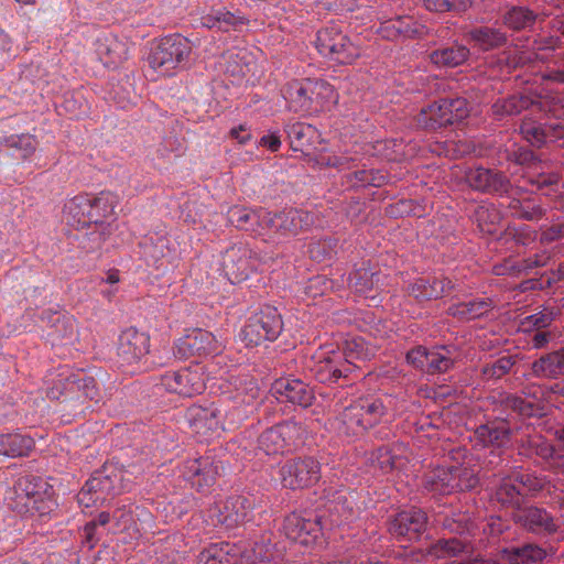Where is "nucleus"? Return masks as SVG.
<instances>
[{
	"mask_svg": "<svg viewBox=\"0 0 564 564\" xmlns=\"http://www.w3.org/2000/svg\"><path fill=\"white\" fill-rule=\"evenodd\" d=\"M228 220L237 228L251 231L254 229L259 221L258 210H252L242 206H234L228 210Z\"/></svg>",
	"mask_w": 564,
	"mask_h": 564,
	"instance_id": "obj_46",
	"label": "nucleus"
},
{
	"mask_svg": "<svg viewBox=\"0 0 564 564\" xmlns=\"http://www.w3.org/2000/svg\"><path fill=\"white\" fill-rule=\"evenodd\" d=\"M340 351L343 354L344 362L349 365L350 371L354 367H358L355 365L356 361L370 359L376 352L375 347L367 344L362 337H351L346 339Z\"/></svg>",
	"mask_w": 564,
	"mask_h": 564,
	"instance_id": "obj_38",
	"label": "nucleus"
},
{
	"mask_svg": "<svg viewBox=\"0 0 564 564\" xmlns=\"http://www.w3.org/2000/svg\"><path fill=\"white\" fill-rule=\"evenodd\" d=\"M468 53L465 46H455L434 51L430 57L435 65L455 67L467 59Z\"/></svg>",
	"mask_w": 564,
	"mask_h": 564,
	"instance_id": "obj_44",
	"label": "nucleus"
},
{
	"mask_svg": "<svg viewBox=\"0 0 564 564\" xmlns=\"http://www.w3.org/2000/svg\"><path fill=\"white\" fill-rule=\"evenodd\" d=\"M315 165L319 169L334 167L338 170L346 169L349 163V158L344 154H336L329 151H323L314 160Z\"/></svg>",
	"mask_w": 564,
	"mask_h": 564,
	"instance_id": "obj_56",
	"label": "nucleus"
},
{
	"mask_svg": "<svg viewBox=\"0 0 564 564\" xmlns=\"http://www.w3.org/2000/svg\"><path fill=\"white\" fill-rule=\"evenodd\" d=\"M533 101L525 96H512L507 99H501L492 105V112L496 118L501 119L506 116H512L521 112L523 109L529 108Z\"/></svg>",
	"mask_w": 564,
	"mask_h": 564,
	"instance_id": "obj_45",
	"label": "nucleus"
},
{
	"mask_svg": "<svg viewBox=\"0 0 564 564\" xmlns=\"http://www.w3.org/2000/svg\"><path fill=\"white\" fill-rule=\"evenodd\" d=\"M90 485L93 488L100 489L109 499L110 497L131 490L133 479L131 473L122 468L107 467L102 471H97L91 476Z\"/></svg>",
	"mask_w": 564,
	"mask_h": 564,
	"instance_id": "obj_20",
	"label": "nucleus"
},
{
	"mask_svg": "<svg viewBox=\"0 0 564 564\" xmlns=\"http://www.w3.org/2000/svg\"><path fill=\"white\" fill-rule=\"evenodd\" d=\"M63 218L72 227L84 228L91 223L89 194H78L68 199L63 208Z\"/></svg>",
	"mask_w": 564,
	"mask_h": 564,
	"instance_id": "obj_29",
	"label": "nucleus"
},
{
	"mask_svg": "<svg viewBox=\"0 0 564 564\" xmlns=\"http://www.w3.org/2000/svg\"><path fill=\"white\" fill-rule=\"evenodd\" d=\"M78 503L84 508H90L99 503H104L108 498L100 489L93 488L90 479H88L85 486L77 495Z\"/></svg>",
	"mask_w": 564,
	"mask_h": 564,
	"instance_id": "obj_55",
	"label": "nucleus"
},
{
	"mask_svg": "<svg viewBox=\"0 0 564 564\" xmlns=\"http://www.w3.org/2000/svg\"><path fill=\"white\" fill-rule=\"evenodd\" d=\"M187 420L193 431L202 436H210L221 427L219 411L214 406H192Z\"/></svg>",
	"mask_w": 564,
	"mask_h": 564,
	"instance_id": "obj_28",
	"label": "nucleus"
},
{
	"mask_svg": "<svg viewBox=\"0 0 564 564\" xmlns=\"http://www.w3.org/2000/svg\"><path fill=\"white\" fill-rule=\"evenodd\" d=\"M476 220L482 231L494 232L495 225L501 219L499 210L494 204L484 203L475 210Z\"/></svg>",
	"mask_w": 564,
	"mask_h": 564,
	"instance_id": "obj_51",
	"label": "nucleus"
},
{
	"mask_svg": "<svg viewBox=\"0 0 564 564\" xmlns=\"http://www.w3.org/2000/svg\"><path fill=\"white\" fill-rule=\"evenodd\" d=\"M521 133L523 137L535 147H540L549 141L546 130L541 126L530 120H524L521 124Z\"/></svg>",
	"mask_w": 564,
	"mask_h": 564,
	"instance_id": "obj_54",
	"label": "nucleus"
},
{
	"mask_svg": "<svg viewBox=\"0 0 564 564\" xmlns=\"http://www.w3.org/2000/svg\"><path fill=\"white\" fill-rule=\"evenodd\" d=\"M307 367L321 382H335L350 372L349 365L344 362L343 354L335 344L318 347L312 354Z\"/></svg>",
	"mask_w": 564,
	"mask_h": 564,
	"instance_id": "obj_8",
	"label": "nucleus"
},
{
	"mask_svg": "<svg viewBox=\"0 0 564 564\" xmlns=\"http://www.w3.org/2000/svg\"><path fill=\"white\" fill-rule=\"evenodd\" d=\"M466 181L470 187L482 192L507 193L509 188V181L505 175L482 167L469 170Z\"/></svg>",
	"mask_w": 564,
	"mask_h": 564,
	"instance_id": "obj_27",
	"label": "nucleus"
},
{
	"mask_svg": "<svg viewBox=\"0 0 564 564\" xmlns=\"http://www.w3.org/2000/svg\"><path fill=\"white\" fill-rule=\"evenodd\" d=\"M251 508L252 503L249 498L232 496L226 500L218 501L210 509V518L215 519L217 524L234 528L248 518Z\"/></svg>",
	"mask_w": 564,
	"mask_h": 564,
	"instance_id": "obj_16",
	"label": "nucleus"
},
{
	"mask_svg": "<svg viewBox=\"0 0 564 564\" xmlns=\"http://www.w3.org/2000/svg\"><path fill=\"white\" fill-rule=\"evenodd\" d=\"M283 329L280 313L273 306H264L250 316L240 332V339L248 347L275 340Z\"/></svg>",
	"mask_w": 564,
	"mask_h": 564,
	"instance_id": "obj_4",
	"label": "nucleus"
},
{
	"mask_svg": "<svg viewBox=\"0 0 564 564\" xmlns=\"http://www.w3.org/2000/svg\"><path fill=\"white\" fill-rule=\"evenodd\" d=\"M96 53L106 67H117L128 58L129 47L124 41L107 34L97 40Z\"/></svg>",
	"mask_w": 564,
	"mask_h": 564,
	"instance_id": "obj_26",
	"label": "nucleus"
},
{
	"mask_svg": "<svg viewBox=\"0 0 564 564\" xmlns=\"http://www.w3.org/2000/svg\"><path fill=\"white\" fill-rule=\"evenodd\" d=\"M258 219L259 221H257L258 225L254 229L256 235L281 234L279 229L280 213L272 214L268 210L259 209Z\"/></svg>",
	"mask_w": 564,
	"mask_h": 564,
	"instance_id": "obj_53",
	"label": "nucleus"
},
{
	"mask_svg": "<svg viewBox=\"0 0 564 564\" xmlns=\"http://www.w3.org/2000/svg\"><path fill=\"white\" fill-rule=\"evenodd\" d=\"M426 514L416 508L399 512L390 522L389 531L397 538L416 539L426 527Z\"/></svg>",
	"mask_w": 564,
	"mask_h": 564,
	"instance_id": "obj_22",
	"label": "nucleus"
},
{
	"mask_svg": "<svg viewBox=\"0 0 564 564\" xmlns=\"http://www.w3.org/2000/svg\"><path fill=\"white\" fill-rule=\"evenodd\" d=\"M194 44L181 34H171L155 42L148 56L149 67L156 76L175 75L189 61Z\"/></svg>",
	"mask_w": 564,
	"mask_h": 564,
	"instance_id": "obj_2",
	"label": "nucleus"
},
{
	"mask_svg": "<svg viewBox=\"0 0 564 564\" xmlns=\"http://www.w3.org/2000/svg\"><path fill=\"white\" fill-rule=\"evenodd\" d=\"M542 488V484L536 478L522 471H517L501 480L495 492V498L502 505H519L520 497L524 490L535 491Z\"/></svg>",
	"mask_w": 564,
	"mask_h": 564,
	"instance_id": "obj_17",
	"label": "nucleus"
},
{
	"mask_svg": "<svg viewBox=\"0 0 564 564\" xmlns=\"http://www.w3.org/2000/svg\"><path fill=\"white\" fill-rule=\"evenodd\" d=\"M469 36L481 50H490L505 42V35L489 28H479L470 31Z\"/></svg>",
	"mask_w": 564,
	"mask_h": 564,
	"instance_id": "obj_49",
	"label": "nucleus"
},
{
	"mask_svg": "<svg viewBox=\"0 0 564 564\" xmlns=\"http://www.w3.org/2000/svg\"><path fill=\"white\" fill-rule=\"evenodd\" d=\"M217 30L228 32L246 24V19L226 9H217Z\"/></svg>",
	"mask_w": 564,
	"mask_h": 564,
	"instance_id": "obj_60",
	"label": "nucleus"
},
{
	"mask_svg": "<svg viewBox=\"0 0 564 564\" xmlns=\"http://www.w3.org/2000/svg\"><path fill=\"white\" fill-rule=\"evenodd\" d=\"M256 261L252 251L247 246H232L223 257V270L231 283L246 281L254 270Z\"/></svg>",
	"mask_w": 564,
	"mask_h": 564,
	"instance_id": "obj_15",
	"label": "nucleus"
},
{
	"mask_svg": "<svg viewBox=\"0 0 564 564\" xmlns=\"http://www.w3.org/2000/svg\"><path fill=\"white\" fill-rule=\"evenodd\" d=\"M534 14L522 7L510 9L505 15V24L513 30H522L529 28L534 22Z\"/></svg>",
	"mask_w": 564,
	"mask_h": 564,
	"instance_id": "obj_52",
	"label": "nucleus"
},
{
	"mask_svg": "<svg viewBox=\"0 0 564 564\" xmlns=\"http://www.w3.org/2000/svg\"><path fill=\"white\" fill-rule=\"evenodd\" d=\"M492 308V303L488 299H477L468 302L458 303L448 308L449 314L460 319L479 318Z\"/></svg>",
	"mask_w": 564,
	"mask_h": 564,
	"instance_id": "obj_42",
	"label": "nucleus"
},
{
	"mask_svg": "<svg viewBox=\"0 0 564 564\" xmlns=\"http://www.w3.org/2000/svg\"><path fill=\"white\" fill-rule=\"evenodd\" d=\"M417 122L422 127L435 130L446 124H451V119L447 117L445 99L430 105L427 108L422 109L417 117Z\"/></svg>",
	"mask_w": 564,
	"mask_h": 564,
	"instance_id": "obj_40",
	"label": "nucleus"
},
{
	"mask_svg": "<svg viewBox=\"0 0 564 564\" xmlns=\"http://www.w3.org/2000/svg\"><path fill=\"white\" fill-rule=\"evenodd\" d=\"M303 427L293 421H286L264 431L258 441V447L265 455L288 452L303 435Z\"/></svg>",
	"mask_w": 564,
	"mask_h": 564,
	"instance_id": "obj_11",
	"label": "nucleus"
},
{
	"mask_svg": "<svg viewBox=\"0 0 564 564\" xmlns=\"http://www.w3.org/2000/svg\"><path fill=\"white\" fill-rule=\"evenodd\" d=\"M511 214L518 218L532 220L541 215V209L531 200L514 199L509 205Z\"/></svg>",
	"mask_w": 564,
	"mask_h": 564,
	"instance_id": "obj_59",
	"label": "nucleus"
},
{
	"mask_svg": "<svg viewBox=\"0 0 564 564\" xmlns=\"http://www.w3.org/2000/svg\"><path fill=\"white\" fill-rule=\"evenodd\" d=\"M224 343L212 332L202 328L187 329L177 338L173 346L174 356L178 359L207 358L219 355Z\"/></svg>",
	"mask_w": 564,
	"mask_h": 564,
	"instance_id": "obj_7",
	"label": "nucleus"
},
{
	"mask_svg": "<svg viewBox=\"0 0 564 564\" xmlns=\"http://www.w3.org/2000/svg\"><path fill=\"white\" fill-rule=\"evenodd\" d=\"M430 11L446 12L451 10H465L470 6L471 0H423Z\"/></svg>",
	"mask_w": 564,
	"mask_h": 564,
	"instance_id": "obj_61",
	"label": "nucleus"
},
{
	"mask_svg": "<svg viewBox=\"0 0 564 564\" xmlns=\"http://www.w3.org/2000/svg\"><path fill=\"white\" fill-rule=\"evenodd\" d=\"M237 546L239 547L240 564H281L282 562L290 560L284 552L285 546L272 544L271 533L261 535L252 543L240 542Z\"/></svg>",
	"mask_w": 564,
	"mask_h": 564,
	"instance_id": "obj_12",
	"label": "nucleus"
},
{
	"mask_svg": "<svg viewBox=\"0 0 564 564\" xmlns=\"http://www.w3.org/2000/svg\"><path fill=\"white\" fill-rule=\"evenodd\" d=\"M17 508L21 512L45 516L53 510L52 491L46 481L37 476H22L14 485Z\"/></svg>",
	"mask_w": 564,
	"mask_h": 564,
	"instance_id": "obj_3",
	"label": "nucleus"
},
{
	"mask_svg": "<svg viewBox=\"0 0 564 564\" xmlns=\"http://www.w3.org/2000/svg\"><path fill=\"white\" fill-rule=\"evenodd\" d=\"M464 545L457 539H451L447 541H438L435 545L432 546L430 551V555L443 558L447 556H454L463 552Z\"/></svg>",
	"mask_w": 564,
	"mask_h": 564,
	"instance_id": "obj_57",
	"label": "nucleus"
},
{
	"mask_svg": "<svg viewBox=\"0 0 564 564\" xmlns=\"http://www.w3.org/2000/svg\"><path fill=\"white\" fill-rule=\"evenodd\" d=\"M63 369L67 368L62 367L56 375H51L46 380V395L48 399L58 400L64 395L70 399L72 390L67 386V382H58V378Z\"/></svg>",
	"mask_w": 564,
	"mask_h": 564,
	"instance_id": "obj_58",
	"label": "nucleus"
},
{
	"mask_svg": "<svg viewBox=\"0 0 564 564\" xmlns=\"http://www.w3.org/2000/svg\"><path fill=\"white\" fill-rule=\"evenodd\" d=\"M116 532H127L131 540H138L153 528L152 514L140 507L120 508L113 511Z\"/></svg>",
	"mask_w": 564,
	"mask_h": 564,
	"instance_id": "obj_13",
	"label": "nucleus"
},
{
	"mask_svg": "<svg viewBox=\"0 0 564 564\" xmlns=\"http://www.w3.org/2000/svg\"><path fill=\"white\" fill-rule=\"evenodd\" d=\"M315 45L319 54L340 64H352L361 55V47L357 41L336 26L319 30Z\"/></svg>",
	"mask_w": 564,
	"mask_h": 564,
	"instance_id": "obj_5",
	"label": "nucleus"
},
{
	"mask_svg": "<svg viewBox=\"0 0 564 564\" xmlns=\"http://www.w3.org/2000/svg\"><path fill=\"white\" fill-rule=\"evenodd\" d=\"M532 371L539 377L556 378L564 373V350L541 357L532 365Z\"/></svg>",
	"mask_w": 564,
	"mask_h": 564,
	"instance_id": "obj_41",
	"label": "nucleus"
},
{
	"mask_svg": "<svg viewBox=\"0 0 564 564\" xmlns=\"http://www.w3.org/2000/svg\"><path fill=\"white\" fill-rule=\"evenodd\" d=\"M58 382H67L72 390L70 401L84 404L86 401L99 402L100 395L96 381L91 377L74 375L69 369H63Z\"/></svg>",
	"mask_w": 564,
	"mask_h": 564,
	"instance_id": "obj_24",
	"label": "nucleus"
},
{
	"mask_svg": "<svg viewBox=\"0 0 564 564\" xmlns=\"http://www.w3.org/2000/svg\"><path fill=\"white\" fill-rule=\"evenodd\" d=\"M545 551L534 544H525L521 547L505 549L498 560L476 558L470 564H531L542 561Z\"/></svg>",
	"mask_w": 564,
	"mask_h": 564,
	"instance_id": "obj_23",
	"label": "nucleus"
},
{
	"mask_svg": "<svg viewBox=\"0 0 564 564\" xmlns=\"http://www.w3.org/2000/svg\"><path fill=\"white\" fill-rule=\"evenodd\" d=\"M356 403L368 429L378 424L389 412H391L392 416H395L403 411L402 406H398L397 400L391 397H386L384 399H360Z\"/></svg>",
	"mask_w": 564,
	"mask_h": 564,
	"instance_id": "obj_25",
	"label": "nucleus"
},
{
	"mask_svg": "<svg viewBox=\"0 0 564 564\" xmlns=\"http://www.w3.org/2000/svg\"><path fill=\"white\" fill-rule=\"evenodd\" d=\"M34 447L33 438L17 433L0 434V455L23 457Z\"/></svg>",
	"mask_w": 564,
	"mask_h": 564,
	"instance_id": "obj_37",
	"label": "nucleus"
},
{
	"mask_svg": "<svg viewBox=\"0 0 564 564\" xmlns=\"http://www.w3.org/2000/svg\"><path fill=\"white\" fill-rule=\"evenodd\" d=\"M449 281L436 278H419L408 288V293L419 301L436 300L449 289Z\"/></svg>",
	"mask_w": 564,
	"mask_h": 564,
	"instance_id": "obj_33",
	"label": "nucleus"
},
{
	"mask_svg": "<svg viewBox=\"0 0 564 564\" xmlns=\"http://www.w3.org/2000/svg\"><path fill=\"white\" fill-rule=\"evenodd\" d=\"M206 376L199 365L185 367L178 370L166 371L161 376V386L170 393L191 398L205 390Z\"/></svg>",
	"mask_w": 564,
	"mask_h": 564,
	"instance_id": "obj_9",
	"label": "nucleus"
},
{
	"mask_svg": "<svg viewBox=\"0 0 564 564\" xmlns=\"http://www.w3.org/2000/svg\"><path fill=\"white\" fill-rule=\"evenodd\" d=\"M376 282H378L377 274L366 267L351 272L348 279L349 286L360 294H366L372 290Z\"/></svg>",
	"mask_w": 564,
	"mask_h": 564,
	"instance_id": "obj_50",
	"label": "nucleus"
},
{
	"mask_svg": "<svg viewBox=\"0 0 564 564\" xmlns=\"http://www.w3.org/2000/svg\"><path fill=\"white\" fill-rule=\"evenodd\" d=\"M90 218L93 224H101L115 214L119 197L112 192L102 191L96 195L89 194Z\"/></svg>",
	"mask_w": 564,
	"mask_h": 564,
	"instance_id": "obj_35",
	"label": "nucleus"
},
{
	"mask_svg": "<svg viewBox=\"0 0 564 564\" xmlns=\"http://www.w3.org/2000/svg\"><path fill=\"white\" fill-rule=\"evenodd\" d=\"M150 352V336L135 327L124 329L119 337L118 356L126 365H137Z\"/></svg>",
	"mask_w": 564,
	"mask_h": 564,
	"instance_id": "obj_18",
	"label": "nucleus"
},
{
	"mask_svg": "<svg viewBox=\"0 0 564 564\" xmlns=\"http://www.w3.org/2000/svg\"><path fill=\"white\" fill-rule=\"evenodd\" d=\"M478 485L477 470L451 465L441 466L425 476V487L440 495H448L457 490H470Z\"/></svg>",
	"mask_w": 564,
	"mask_h": 564,
	"instance_id": "obj_6",
	"label": "nucleus"
},
{
	"mask_svg": "<svg viewBox=\"0 0 564 564\" xmlns=\"http://www.w3.org/2000/svg\"><path fill=\"white\" fill-rule=\"evenodd\" d=\"M219 463L210 456L193 458L184 462L181 474L197 490L210 488L220 474Z\"/></svg>",
	"mask_w": 564,
	"mask_h": 564,
	"instance_id": "obj_14",
	"label": "nucleus"
},
{
	"mask_svg": "<svg viewBox=\"0 0 564 564\" xmlns=\"http://www.w3.org/2000/svg\"><path fill=\"white\" fill-rule=\"evenodd\" d=\"M358 513L354 495L339 496L329 507L330 523L341 525L352 521Z\"/></svg>",
	"mask_w": 564,
	"mask_h": 564,
	"instance_id": "obj_39",
	"label": "nucleus"
},
{
	"mask_svg": "<svg viewBox=\"0 0 564 564\" xmlns=\"http://www.w3.org/2000/svg\"><path fill=\"white\" fill-rule=\"evenodd\" d=\"M395 22H401L400 35L401 37H416L422 36L426 32L425 25L414 20L412 17H398Z\"/></svg>",
	"mask_w": 564,
	"mask_h": 564,
	"instance_id": "obj_63",
	"label": "nucleus"
},
{
	"mask_svg": "<svg viewBox=\"0 0 564 564\" xmlns=\"http://www.w3.org/2000/svg\"><path fill=\"white\" fill-rule=\"evenodd\" d=\"M283 529L286 539L292 543L308 546L316 542L322 525L316 517L306 518L299 513H292L285 518Z\"/></svg>",
	"mask_w": 564,
	"mask_h": 564,
	"instance_id": "obj_19",
	"label": "nucleus"
},
{
	"mask_svg": "<svg viewBox=\"0 0 564 564\" xmlns=\"http://www.w3.org/2000/svg\"><path fill=\"white\" fill-rule=\"evenodd\" d=\"M514 518L533 532H553L556 530L553 518L546 511L535 507L518 511Z\"/></svg>",
	"mask_w": 564,
	"mask_h": 564,
	"instance_id": "obj_34",
	"label": "nucleus"
},
{
	"mask_svg": "<svg viewBox=\"0 0 564 564\" xmlns=\"http://www.w3.org/2000/svg\"><path fill=\"white\" fill-rule=\"evenodd\" d=\"M285 132L294 151L306 152L313 148L319 139V133L312 124L293 122L285 127Z\"/></svg>",
	"mask_w": 564,
	"mask_h": 564,
	"instance_id": "obj_32",
	"label": "nucleus"
},
{
	"mask_svg": "<svg viewBox=\"0 0 564 564\" xmlns=\"http://www.w3.org/2000/svg\"><path fill=\"white\" fill-rule=\"evenodd\" d=\"M553 319V315L551 312H539L536 314L527 316L522 322L521 326L524 330H529L531 327L534 328H544L546 327Z\"/></svg>",
	"mask_w": 564,
	"mask_h": 564,
	"instance_id": "obj_64",
	"label": "nucleus"
},
{
	"mask_svg": "<svg viewBox=\"0 0 564 564\" xmlns=\"http://www.w3.org/2000/svg\"><path fill=\"white\" fill-rule=\"evenodd\" d=\"M272 393L303 408L312 405L315 395L313 390L303 381L293 378H280L272 384Z\"/></svg>",
	"mask_w": 564,
	"mask_h": 564,
	"instance_id": "obj_21",
	"label": "nucleus"
},
{
	"mask_svg": "<svg viewBox=\"0 0 564 564\" xmlns=\"http://www.w3.org/2000/svg\"><path fill=\"white\" fill-rule=\"evenodd\" d=\"M402 452V446L397 445L392 448L381 447L376 453L375 462L379 469L387 474L395 468L402 466V457L399 453Z\"/></svg>",
	"mask_w": 564,
	"mask_h": 564,
	"instance_id": "obj_48",
	"label": "nucleus"
},
{
	"mask_svg": "<svg viewBox=\"0 0 564 564\" xmlns=\"http://www.w3.org/2000/svg\"><path fill=\"white\" fill-rule=\"evenodd\" d=\"M198 564H239V547L228 542L210 544L199 553Z\"/></svg>",
	"mask_w": 564,
	"mask_h": 564,
	"instance_id": "obj_30",
	"label": "nucleus"
},
{
	"mask_svg": "<svg viewBox=\"0 0 564 564\" xmlns=\"http://www.w3.org/2000/svg\"><path fill=\"white\" fill-rule=\"evenodd\" d=\"M283 487L303 489L315 485L321 478L319 463L313 457H297L286 460L280 469Z\"/></svg>",
	"mask_w": 564,
	"mask_h": 564,
	"instance_id": "obj_10",
	"label": "nucleus"
},
{
	"mask_svg": "<svg viewBox=\"0 0 564 564\" xmlns=\"http://www.w3.org/2000/svg\"><path fill=\"white\" fill-rule=\"evenodd\" d=\"M333 426L339 434L346 436H359L368 430L356 402L347 406L340 415L335 419Z\"/></svg>",
	"mask_w": 564,
	"mask_h": 564,
	"instance_id": "obj_31",
	"label": "nucleus"
},
{
	"mask_svg": "<svg viewBox=\"0 0 564 564\" xmlns=\"http://www.w3.org/2000/svg\"><path fill=\"white\" fill-rule=\"evenodd\" d=\"M285 99L294 112L318 113L330 110L338 101V94L324 79L306 78L291 83L285 90Z\"/></svg>",
	"mask_w": 564,
	"mask_h": 564,
	"instance_id": "obj_1",
	"label": "nucleus"
},
{
	"mask_svg": "<svg viewBox=\"0 0 564 564\" xmlns=\"http://www.w3.org/2000/svg\"><path fill=\"white\" fill-rule=\"evenodd\" d=\"M426 372L436 373L447 371L454 364V355L447 347H438L429 350Z\"/></svg>",
	"mask_w": 564,
	"mask_h": 564,
	"instance_id": "obj_47",
	"label": "nucleus"
},
{
	"mask_svg": "<svg viewBox=\"0 0 564 564\" xmlns=\"http://www.w3.org/2000/svg\"><path fill=\"white\" fill-rule=\"evenodd\" d=\"M314 221V216L305 210L290 208L280 213L279 229L281 235L297 234L310 227Z\"/></svg>",
	"mask_w": 564,
	"mask_h": 564,
	"instance_id": "obj_36",
	"label": "nucleus"
},
{
	"mask_svg": "<svg viewBox=\"0 0 564 564\" xmlns=\"http://www.w3.org/2000/svg\"><path fill=\"white\" fill-rule=\"evenodd\" d=\"M447 117L451 119V124L465 119L469 113V108L466 99H445Z\"/></svg>",
	"mask_w": 564,
	"mask_h": 564,
	"instance_id": "obj_62",
	"label": "nucleus"
},
{
	"mask_svg": "<svg viewBox=\"0 0 564 564\" xmlns=\"http://www.w3.org/2000/svg\"><path fill=\"white\" fill-rule=\"evenodd\" d=\"M477 435L485 445L503 446L509 441V430L505 422L480 426Z\"/></svg>",
	"mask_w": 564,
	"mask_h": 564,
	"instance_id": "obj_43",
	"label": "nucleus"
}]
</instances>
